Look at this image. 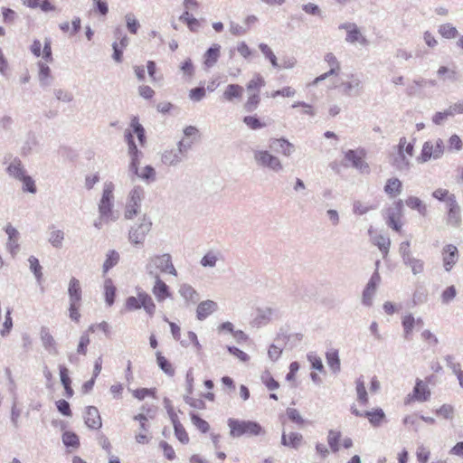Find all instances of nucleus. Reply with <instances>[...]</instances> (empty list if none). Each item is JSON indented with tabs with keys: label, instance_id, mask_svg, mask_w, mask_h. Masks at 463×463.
Returning <instances> with one entry per match:
<instances>
[{
	"label": "nucleus",
	"instance_id": "1",
	"mask_svg": "<svg viewBox=\"0 0 463 463\" xmlns=\"http://www.w3.org/2000/svg\"><path fill=\"white\" fill-rule=\"evenodd\" d=\"M130 127L133 129V132L128 131L126 132V139L128 146V154L131 157V162L129 165V169L132 172H137V165L139 164V155L138 151L133 138V133L137 136L140 145H144L145 143V129L142 125L139 123V120L137 117L132 118Z\"/></svg>",
	"mask_w": 463,
	"mask_h": 463
},
{
	"label": "nucleus",
	"instance_id": "2",
	"mask_svg": "<svg viewBox=\"0 0 463 463\" xmlns=\"http://www.w3.org/2000/svg\"><path fill=\"white\" fill-rule=\"evenodd\" d=\"M227 424L230 429V435L232 438L259 436L264 432L261 425L254 420L230 418L227 420Z\"/></svg>",
	"mask_w": 463,
	"mask_h": 463
},
{
	"label": "nucleus",
	"instance_id": "3",
	"mask_svg": "<svg viewBox=\"0 0 463 463\" xmlns=\"http://www.w3.org/2000/svg\"><path fill=\"white\" fill-rule=\"evenodd\" d=\"M403 202L399 199L383 211V218L392 230L401 232L402 227Z\"/></svg>",
	"mask_w": 463,
	"mask_h": 463
},
{
	"label": "nucleus",
	"instance_id": "4",
	"mask_svg": "<svg viewBox=\"0 0 463 463\" xmlns=\"http://www.w3.org/2000/svg\"><path fill=\"white\" fill-rule=\"evenodd\" d=\"M144 197L145 191L141 186H136L129 192L124 207L126 220H133L140 213L141 202Z\"/></svg>",
	"mask_w": 463,
	"mask_h": 463
},
{
	"label": "nucleus",
	"instance_id": "5",
	"mask_svg": "<svg viewBox=\"0 0 463 463\" xmlns=\"http://www.w3.org/2000/svg\"><path fill=\"white\" fill-rule=\"evenodd\" d=\"M152 222L146 216L144 215L140 222L132 227L128 233V239L133 244H140L143 243L146 240V235L151 231Z\"/></svg>",
	"mask_w": 463,
	"mask_h": 463
},
{
	"label": "nucleus",
	"instance_id": "6",
	"mask_svg": "<svg viewBox=\"0 0 463 463\" xmlns=\"http://www.w3.org/2000/svg\"><path fill=\"white\" fill-rule=\"evenodd\" d=\"M114 185L109 183L104 185L101 199L99 203L100 218L109 219L112 215Z\"/></svg>",
	"mask_w": 463,
	"mask_h": 463
},
{
	"label": "nucleus",
	"instance_id": "7",
	"mask_svg": "<svg viewBox=\"0 0 463 463\" xmlns=\"http://www.w3.org/2000/svg\"><path fill=\"white\" fill-rule=\"evenodd\" d=\"M325 62L329 67V71L317 76L312 82L313 85H317L318 82L326 80L330 76H338L341 71V65L335 55L332 52H328L324 57Z\"/></svg>",
	"mask_w": 463,
	"mask_h": 463
},
{
	"label": "nucleus",
	"instance_id": "8",
	"mask_svg": "<svg viewBox=\"0 0 463 463\" xmlns=\"http://www.w3.org/2000/svg\"><path fill=\"white\" fill-rule=\"evenodd\" d=\"M254 158L259 165L269 167L273 171L278 172L282 169L279 159L268 151H257L254 155Z\"/></svg>",
	"mask_w": 463,
	"mask_h": 463
},
{
	"label": "nucleus",
	"instance_id": "9",
	"mask_svg": "<svg viewBox=\"0 0 463 463\" xmlns=\"http://www.w3.org/2000/svg\"><path fill=\"white\" fill-rule=\"evenodd\" d=\"M151 261L161 272L177 276V271L173 265L172 258L169 254L156 255L151 259Z\"/></svg>",
	"mask_w": 463,
	"mask_h": 463
},
{
	"label": "nucleus",
	"instance_id": "10",
	"mask_svg": "<svg viewBox=\"0 0 463 463\" xmlns=\"http://www.w3.org/2000/svg\"><path fill=\"white\" fill-rule=\"evenodd\" d=\"M448 223L458 226L461 222L460 207L456 200L455 194L448 196Z\"/></svg>",
	"mask_w": 463,
	"mask_h": 463
},
{
	"label": "nucleus",
	"instance_id": "11",
	"mask_svg": "<svg viewBox=\"0 0 463 463\" xmlns=\"http://www.w3.org/2000/svg\"><path fill=\"white\" fill-rule=\"evenodd\" d=\"M84 421L90 429H100L102 420L98 408L95 406H88L84 412Z\"/></svg>",
	"mask_w": 463,
	"mask_h": 463
},
{
	"label": "nucleus",
	"instance_id": "12",
	"mask_svg": "<svg viewBox=\"0 0 463 463\" xmlns=\"http://www.w3.org/2000/svg\"><path fill=\"white\" fill-rule=\"evenodd\" d=\"M443 265L447 271H450L458 260V251L455 245L448 244L442 250Z\"/></svg>",
	"mask_w": 463,
	"mask_h": 463
},
{
	"label": "nucleus",
	"instance_id": "13",
	"mask_svg": "<svg viewBox=\"0 0 463 463\" xmlns=\"http://www.w3.org/2000/svg\"><path fill=\"white\" fill-rule=\"evenodd\" d=\"M156 282L152 288V293L156 297L158 302H163L166 298L171 297V292L169 287L159 278L158 275H156Z\"/></svg>",
	"mask_w": 463,
	"mask_h": 463
},
{
	"label": "nucleus",
	"instance_id": "14",
	"mask_svg": "<svg viewBox=\"0 0 463 463\" xmlns=\"http://www.w3.org/2000/svg\"><path fill=\"white\" fill-rule=\"evenodd\" d=\"M341 29H345L347 32L346 41L351 43H359L362 44L366 43L365 38L363 36L358 27L354 24H345L340 26Z\"/></svg>",
	"mask_w": 463,
	"mask_h": 463
},
{
	"label": "nucleus",
	"instance_id": "15",
	"mask_svg": "<svg viewBox=\"0 0 463 463\" xmlns=\"http://www.w3.org/2000/svg\"><path fill=\"white\" fill-rule=\"evenodd\" d=\"M244 89L239 84H229L226 86L222 98L225 101L232 102L234 100H240L243 96Z\"/></svg>",
	"mask_w": 463,
	"mask_h": 463
},
{
	"label": "nucleus",
	"instance_id": "16",
	"mask_svg": "<svg viewBox=\"0 0 463 463\" xmlns=\"http://www.w3.org/2000/svg\"><path fill=\"white\" fill-rule=\"evenodd\" d=\"M269 147L286 156H290L294 148L293 145L284 138H271L269 140Z\"/></svg>",
	"mask_w": 463,
	"mask_h": 463
},
{
	"label": "nucleus",
	"instance_id": "17",
	"mask_svg": "<svg viewBox=\"0 0 463 463\" xmlns=\"http://www.w3.org/2000/svg\"><path fill=\"white\" fill-rule=\"evenodd\" d=\"M68 294L70 302L81 303L82 290L79 279L71 278L69 282Z\"/></svg>",
	"mask_w": 463,
	"mask_h": 463
},
{
	"label": "nucleus",
	"instance_id": "18",
	"mask_svg": "<svg viewBox=\"0 0 463 463\" xmlns=\"http://www.w3.org/2000/svg\"><path fill=\"white\" fill-rule=\"evenodd\" d=\"M391 164L400 172H407L410 169V161L402 149L398 150V152L392 156Z\"/></svg>",
	"mask_w": 463,
	"mask_h": 463
},
{
	"label": "nucleus",
	"instance_id": "19",
	"mask_svg": "<svg viewBox=\"0 0 463 463\" xmlns=\"http://www.w3.org/2000/svg\"><path fill=\"white\" fill-rule=\"evenodd\" d=\"M364 156L363 150H349L345 153V158L351 162L353 166L362 170L364 167H367L364 161Z\"/></svg>",
	"mask_w": 463,
	"mask_h": 463
},
{
	"label": "nucleus",
	"instance_id": "20",
	"mask_svg": "<svg viewBox=\"0 0 463 463\" xmlns=\"http://www.w3.org/2000/svg\"><path fill=\"white\" fill-rule=\"evenodd\" d=\"M402 189V183L396 177L389 178L384 185V193L390 198L397 197Z\"/></svg>",
	"mask_w": 463,
	"mask_h": 463
},
{
	"label": "nucleus",
	"instance_id": "21",
	"mask_svg": "<svg viewBox=\"0 0 463 463\" xmlns=\"http://www.w3.org/2000/svg\"><path fill=\"white\" fill-rule=\"evenodd\" d=\"M221 54V46L213 43L204 53L203 62L206 67H213L217 61Z\"/></svg>",
	"mask_w": 463,
	"mask_h": 463
},
{
	"label": "nucleus",
	"instance_id": "22",
	"mask_svg": "<svg viewBox=\"0 0 463 463\" xmlns=\"http://www.w3.org/2000/svg\"><path fill=\"white\" fill-rule=\"evenodd\" d=\"M217 308V304L213 300H205L201 302L196 310L197 318L199 320L205 319L208 316H210L213 312H214Z\"/></svg>",
	"mask_w": 463,
	"mask_h": 463
},
{
	"label": "nucleus",
	"instance_id": "23",
	"mask_svg": "<svg viewBox=\"0 0 463 463\" xmlns=\"http://www.w3.org/2000/svg\"><path fill=\"white\" fill-rule=\"evenodd\" d=\"M59 371H60L61 382L65 390V395L67 398H71L74 394V392L71 387V380L69 375V370L67 367H65L63 365H60Z\"/></svg>",
	"mask_w": 463,
	"mask_h": 463
},
{
	"label": "nucleus",
	"instance_id": "24",
	"mask_svg": "<svg viewBox=\"0 0 463 463\" xmlns=\"http://www.w3.org/2000/svg\"><path fill=\"white\" fill-rule=\"evenodd\" d=\"M156 364L159 368L168 376H174L175 370L173 364L162 354L157 351L156 353Z\"/></svg>",
	"mask_w": 463,
	"mask_h": 463
},
{
	"label": "nucleus",
	"instance_id": "25",
	"mask_svg": "<svg viewBox=\"0 0 463 463\" xmlns=\"http://www.w3.org/2000/svg\"><path fill=\"white\" fill-rule=\"evenodd\" d=\"M413 397L416 401L426 402L430 397V392L421 380L417 379L413 389Z\"/></svg>",
	"mask_w": 463,
	"mask_h": 463
},
{
	"label": "nucleus",
	"instance_id": "26",
	"mask_svg": "<svg viewBox=\"0 0 463 463\" xmlns=\"http://www.w3.org/2000/svg\"><path fill=\"white\" fill-rule=\"evenodd\" d=\"M266 81L262 75L255 73L253 77L247 82L246 90L249 93L259 92L265 86Z\"/></svg>",
	"mask_w": 463,
	"mask_h": 463
},
{
	"label": "nucleus",
	"instance_id": "27",
	"mask_svg": "<svg viewBox=\"0 0 463 463\" xmlns=\"http://www.w3.org/2000/svg\"><path fill=\"white\" fill-rule=\"evenodd\" d=\"M303 437L298 432H290L288 434L283 433L281 442L284 446L298 448L302 443Z\"/></svg>",
	"mask_w": 463,
	"mask_h": 463
},
{
	"label": "nucleus",
	"instance_id": "28",
	"mask_svg": "<svg viewBox=\"0 0 463 463\" xmlns=\"http://www.w3.org/2000/svg\"><path fill=\"white\" fill-rule=\"evenodd\" d=\"M141 307H143L146 313L152 317L156 314V306L152 299L151 296L145 291H141Z\"/></svg>",
	"mask_w": 463,
	"mask_h": 463
},
{
	"label": "nucleus",
	"instance_id": "29",
	"mask_svg": "<svg viewBox=\"0 0 463 463\" xmlns=\"http://www.w3.org/2000/svg\"><path fill=\"white\" fill-rule=\"evenodd\" d=\"M261 101L260 94L259 92L249 93L246 101L243 103V109L246 112L255 111Z\"/></svg>",
	"mask_w": 463,
	"mask_h": 463
},
{
	"label": "nucleus",
	"instance_id": "30",
	"mask_svg": "<svg viewBox=\"0 0 463 463\" xmlns=\"http://www.w3.org/2000/svg\"><path fill=\"white\" fill-rule=\"evenodd\" d=\"M182 146L183 141L180 142L178 150L165 151L162 156V162L167 165H172L178 163L181 160L179 154H182Z\"/></svg>",
	"mask_w": 463,
	"mask_h": 463
},
{
	"label": "nucleus",
	"instance_id": "31",
	"mask_svg": "<svg viewBox=\"0 0 463 463\" xmlns=\"http://www.w3.org/2000/svg\"><path fill=\"white\" fill-rule=\"evenodd\" d=\"M5 232L8 235L9 242L8 248L12 254H14L19 248L18 245V232L11 224H8L5 228Z\"/></svg>",
	"mask_w": 463,
	"mask_h": 463
},
{
	"label": "nucleus",
	"instance_id": "32",
	"mask_svg": "<svg viewBox=\"0 0 463 463\" xmlns=\"http://www.w3.org/2000/svg\"><path fill=\"white\" fill-rule=\"evenodd\" d=\"M242 121L251 130L260 129L267 126L266 122L256 114L245 116Z\"/></svg>",
	"mask_w": 463,
	"mask_h": 463
},
{
	"label": "nucleus",
	"instance_id": "33",
	"mask_svg": "<svg viewBox=\"0 0 463 463\" xmlns=\"http://www.w3.org/2000/svg\"><path fill=\"white\" fill-rule=\"evenodd\" d=\"M116 287L110 279H107L104 282L105 301L108 306H112L116 298Z\"/></svg>",
	"mask_w": 463,
	"mask_h": 463
},
{
	"label": "nucleus",
	"instance_id": "34",
	"mask_svg": "<svg viewBox=\"0 0 463 463\" xmlns=\"http://www.w3.org/2000/svg\"><path fill=\"white\" fill-rule=\"evenodd\" d=\"M375 293V277L372 276L366 288L363 293V303L366 306H372L373 301V297Z\"/></svg>",
	"mask_w": 463,
	"mask_h": 463
},
{
	"label": "nucleus",
	"instance_id": "35",
	"mask_svg": "<svg viewBox=\"0 0 463 463\" xmlns=\"http://www.w3.org/2000/svg\"><path fill=\"white\" fill-rule=\"evenodd\" d=\"M405 203L409 208L418 211V213L420 215H422V216L426 215L427 207L420 198H418L416 196H409L406 199Z\"/></svg>",
	"mask_w": 463,
	"mask_h": 463
},
{
	"label": "nucleus",
	"instance_id": "36",
	"mask_svg": "<svg viewBox=\"0 0 463 463\" xmlns=\"http://www.w3.org/2000/svg\"><path fill=\"white\" fill-rule=\"evenodd\" d=\"M326 358L328 366L334 373L340 371V359L337 350L332 349L328 351L326 354Z\"/></svg>",
	"mask_w": 463,
	"mask_h": 463
},
{
	"label": "nucleus",
	"instance_id": "37",
	"mask_svg": "<svg viewBox=\"0 0 463 463\" xmlns=\"http://www.w3.org/2000/svg\"><path fill=\"white\" fill-rule=\"evenodd\" d=\"M61 439L66 447H71L74 449H78L80 444L79 436L75 432L70 430L63 432Z\"/></svg>",
	"mask_w": 463,
	"mask_h": 463
},
{
	"label": "nucleus",
	"instance_id": "38",
	"mask_svg": "<svg viewBox=\"0 0 463 463\" xmlns=\"http://www.w3.org/2000/svg\"><path fill=\"white\" fill-rule=\"evenodd\" d=\"M132 395L139 401L146 398H156V388H137L132 391Z\"/></svg>",
	"mask_w": 463,
	"mask_h": 463
},
{
	"label": "nucleus",
	"instance_id": "39",
	"mask_svg": "<svg viewBox=\"0 0 463 463\" xmlns=\"http://www.w3.org/2000/svg\"><path fill=\"white\" fill-rule=\"evenodd\" d=\"M180 21L184 23L192 32L198 31L200 27V22L194 18L189 11H184L180 16Z\"/></svg>",
	"mask_w": 463,
	"mask_h": 463
},
{
	"label": "nucleus",
	"instance_id": "40",
	"mask_svg": "<svg viewBox=\"0 0 463 463\" xmlns=\"http://www.w3.org/2000/svg\"><path fill=\"white\" fill-rule=\"evenodd\" d=\"M7 172L10 175L14 176V178L20 181L25 175L22 163L19 160H14V162H12L7 167Z\"/></svg>",
	"mask_w": 463,
	"mask_h": 463
},
{
	"label": "nucleus",
	"instance_id": "41",
	"mask_svg": "<svg viewBox=\"0 0 463 463\" xmlns=\"http://www.w3.org/2000/svg\"><path fill=\"white\" fill-rule=\"evenodd\" d=\"M190 419L194 427L202 433H207L210 430V424L198 414L191 412Z\"/></svg>",
	"mask_w": 463,
	"mask_h": 463
},
{
	"label": "nucleus",
	"instance_id": "42",
	"mask_svg": "<svg viewBox=\"0 0 463 463\" xmlns=\"http://www.w3.org/2000/svg\"><path fill=\"white\" fill-rule=\"evenodd\" d=\"M96 331H100L108 338L111 337V326L106 321L90 325L88 327V332L95 333Z\"/></svg>",
	"mask_w": 463,
	"mask_h": 463
},
{
	"label": "nucleus",
	"instance_id": "43",
	"mask_svg": "<svg viewBox=\"0 0 463 463\" xmlns=\"http://www.w3.org/2000/svg\"><path fill=\"white\" fill-rule=\"evenodd\" d=\"M133 173L139 178L147 182L155 180L156 177V171L150 165H146L139 171L138 165H137V172Z\"/></svg>",
	"mask_w": 463,
	"mask_h": 463
},
{
	"label": "nucleus",
	"instance_id": "44",
	"mask_svg": "<svg viewBox=\"0 0 463 463\" xmlns=\"http://www.w3.org/2000/svg\"><path fill=\"white\" fill-rule=\"evenodd\" d=\"M439 33L446 39H453L458 34L457 28L449 23L439 25Z\"/></svg>",
	"mask_w": 463,
	"mask_h": 463
},
{
	"label": "nucleus",
	"instance_id": "45",
	"mask_svg": "<svg viewBox=\"0 0 463 463\" xmlns=\"http://www.w3.org/2000/svg\"><path fill=\"white\" fill-rule=\"evenodd\" d=\"M431 157L434 158V149H433V144L430 141H426L423 144L422 150L420 153V156L418 157L419 162H427Z\"/></svg>",
	"mask_w": 463,
	"mask_h": 463
},
{
	"label": "nucleus",
	"instance_id": "46",
	"mask_svg": "<svg viewBox=\"0 0 463 463\" xmlns=\"http://www.w3.org/2000/svg\"><path fill=\"white\" fill-rule=\"evenodd\" d=\"M90 332H88L87 330L80 336L79 344L77 346V353L80 355L87 354L88 346L90 344Z\"/></svg>",
	"mask_w": 463,
	"mask_h": 463
},
{
	"label": "nucleus",
	"instance_id": "47",
	"mask_svg": "<svg viewBox=\"0 0 463 463\" xmlns=\"http://www.w3.org/2000/svg\"><path fill=\"white\" fill-rule=\"evenodd\" d=\"M119 260V254L112 250L107 254L106 260L103 264V272L107 273L111 268H113Z\"/></svg>",
	"mask_w": 463,
	"mask_h": 463
},
{
	"label": "nucleus",
	"instance_id": "48",
	"mask_svg": "<svg viewBox=\"0 0 463 463\" xmlns=\"http://www.w3.org/2000/svg\"><path fill=\"white\" fill-rule=\"evenodd\" d=\"M340 439H341V433H340V431L330 430L328 432V436H327L328 445H329L330 449L334 452H336V451L339 450V449H340V444H339Z\"/></svg>",
	"mask_w": 463,
	"mask_h": 463
},
{
	"label": "nucleus",
	"instance_id": "49",
	"mask_svg": "<svg viewBox=\"0 0 463 463\" xmlns=\"http://www.w3.org/2000/svg\"><path fill=\"white\" fill-rule=\"evenodd\" d=\"M415 325V319L411 314L407 315L402 319V326L404 329V337L407 340L411 339V332Z\"/></svg>",
	"mask_w": 463,
	"mask_h": 463
},
{
	"label": "nucleus",
	"instance_id": "50",
	"mask_svg": "<svg viewBox=\"0 0 463 463\" xmlns=\"http://www.w3.org/2000/svg\"><path fill=\"white\" fill-rule=\"evenodd\" d=\"M260 50L263 53V55L269 61L271 65L275 68L279 67L278 63V59L274 52H272L271 48L266 44V43H260L259 45Z\"/></svg>",
	"mask_w": 463,
	"mask_h": 463
},
{
	"label": "nucleus",
	"instance_id": "51",
	"mask_svg": "<svg viewBox=\"0 0 463 463\" xmlns=\"http://www.w3.org/2000/svg\"><path fill=\"white\" fill-rule=\"evenodd\" d=\"M403 263L406 266L411 267V271L414 275L423 272L424 262L421 260L411 257V258H410V260H406Z\"/></svg>",
	"mask_w": 463,
	"mask_h": 463
},
{
	"label": "nucleus",
	"instance_id": "52",
	"mask_svg": "<svg viewBox=\"0 0 463 463\" xmlns=\"http://www.w3.org/2000/svg\"><path fill=\"white\" fill-rule=\"evenodd\" d=\"M261 382L269 390L274 391L279 388V383L277 382L269 372H265L261 375Z\"/></svg>",
	"mask_w": 463,
	"mask_h": 463
},
{
	"label": "nucleus",
	"instance_id": "53",
	"mask_svg": "<svg viewBox=\"0 0 463 463\" xmlns=\"http://www.w3.org/2000/svg\"><path fill=\"white\" fill-rule=\"evenodd\" d=\"M175 435L176 439L182 443V444H188L190 441L189 435L184 427L183 424H177V426L174 427Z\"/></svg>",
	"mask_w": 463,
	"mask_h": 463
},
{
	"label": "nucleus",
	"instance_id": "54",
	"mask_svg": "<svg viewBox=\"0 0 463 463\" xmlns=\"http://www.w3.org/2000/svg\"><path fill=\"white\" fill-rule=\"evenodd\" d=\"M141 298V292H138L137 297H128L126 299L125 307L126 309L128 311H133L141 308V301L139 300Z\"/></svg>",
	"mask_w": 463,
	"mask_h": 463
},
{
	"label": "nucleus",
	"instance_id": "55",
	"mask_svg": "<svg viewBox=\"0 0 463 463\" xmlns=\"http://www.w3.org/2000/svg\"><path fill=\"white\" fill-rule=\"evenodd\" d=\"M296 90L293 89L290 86H287L282 88L281 90H274L270 93V98L275 99L279 96L285 97V98H291L295 96Z\"/></svg>",
	"mask_w": 463,
	"mask_h": 463
},
{
	"label": "nucleus",
	"instance_id": "56",
	"mask_svg": "<svg viewBox=\"0 0 463 463\" xmlns=\"http://www.w3.org/2000/svg\"><path fill=\"white\" fill-rule=\"evenodd\" d=\"M221 383L222 384V391L224 393L231 395L232 392L235 390V383L234 380L230 376H222L221 378Z\"/></svg>",
	"mask_w": 463,
	"mask_h": 463
},
{
	"label": "nucleus",
	"instance_id": "57",
	"mask_svg": "<svg viewBox=\"0 0 463 463\" xmlns=\"http://www.w3.org/2000/svg\"><path fill=\"white\" fill-rule=\"evenodd\" d=\"M436 414L446 420H451L454 415V408L450 404H443L439 409L436 410Z\"/></svg>",
	"mask_w": 463,
	"mask_h": 463
},
{
	"label": "nucleus",
	"instance_id": "58",
	"mask_svg": "<svg viewBox=\"0 0 463 463\" xmlns=\"http://www.w3.org/2000/svg\"><path fill=\"white\" fill-rule=\"evenodd\" d=\"M80 307H81V303L70 302L69 317L72 321H74L76 323L80 322Z\"/></svg>",
	"mask_w": 463,
	"mask_h": 463
},
{
	"label": "nucleus",
	"instance_id": "59",
	"mask_svg": "<svg viewBox=\"0 0 463 463\" xmlns=\"http://www.w3.org/2000/svg\"><path fill=\"white\" fill-rule=\"evenodd\" d=\"M286 414L291 421L298 425H303L305 423V420L301 417L299 411L295 408H288L286 411Z\"/></svg>",
	"mask_w": 463,
	"mask_h": 463
},
{
	"label": "nucleus",
	"instance_id": "60",
	"mask_svg": "<svg viewBox=\"0 0 463 463\" xmlns=\"http://www.w3.org/2000/svg\"><path fill=\"white\" fill-rule=\"evenodd\" d=\"M159 447L162 449L163 452H164V456L165 457L166 459L168 460H174L175 458V451L174 449V448L168 444L166 441L165 440H162L160 443H159Z\"/></svg>",
	"mask_w": 463,
	"mask_h": 463
},
{
	"label": "nucleus",
	"instance_id": "61",
	"mask_svg": "<svg viewBox=\"0 0 463 463\" xmlns=\"http://www.w3.org/2000/svg\"><path fill=\"white\" fill-rule=\"evenodd\" d=\"M447 366L451 369L453 373L457 375L461 371V365L459 363L455 361V357L452 354H447L444 357Z\"/></svg>",
	"mask_w": 463,
	"mask_h": 463
},
{
	"label": "nucleus",
	"instance_id": "62",
	"mask_svg": "<svg viewBox=\"0 0 463 463\" xmlns=\"http://www.w3.org/2000/svg\"><path fill=\"white\" fill-rule=\"evenodd\" d=\"M457 295V290L454 286L448 287L441 294V301L444 304L449 303L451 300L455 298Z\"/></svg>",
	"mask_w": 463,
	"mask_h": 463
},
{
	"label": "nucleus",
	"instance_id": "63",
	"mask_svg": "<svg viewBox=\"0 0 463 463\" xmlns=\"http://www.w3.org/2000/svg\"><path fill=\"white\" fill-rule=\"evenodd\" d=\"M57 410L66 417H71L72 415L70 404L67 401L61 399L56 402Z\"/></svg>",
	"mask_w": 463,
	"mask_h": 463
},
{
	"label": "nucleus",
	"instance_id": "64",
	"mask_svg": "<svg viewBox=\"0 0 463 463\" xmlns=\"http://www.w3.org/2000/svg\"><path fill=\"white\" fill-rule=\"evenodd\" d=\"M426 80H414L411 84H410L406 89V93L409 96H413L418 92V90L423 87L426 84Z\"/></svg>",
	"mask_w": 463,
	"mask_h": 463
}]
</instances>
